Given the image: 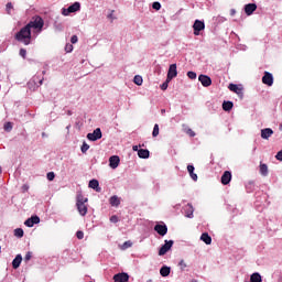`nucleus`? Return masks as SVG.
Instances as JSON below:
<instances>
[{"label":"nucleus","mask_w":282,"mask_h":282,"mask_svg":"<svg viewBox=\"0 0 282 282\" xmlns=\"http://www.w3.org/2000/svg\"><path fill=\"white\" fill-rule=\"evenodd\" d=\"M275 158H276V160L282 162V150L276 153Z\"/></svg>","instance_id":"47"},{"label":"nucleus","mask_w":282,"mask_h":282,"mask_svg":"<svg viewBox=\"0 0 282 282\" xmlns=\"http://www.w3.org/2000/svg\"><path fill=\"white\" fill-rule=\"evenodd\" d=\"M232 180V173H230V171H226L224 172L223 176H221V184H224V186L230 184V181Z\"/></svg>","instance_id":"17"},{"label":"nucleus","mask_w":282,"mask_h":282,"mask_svg":"<svg viewBox=\"0 0 282 282\" xmlns=\"http://www.w3.org/2000/svg\"><path fill=\"white\" fill-rule=\"evenodd\" d=\"M35 224H41V218L39 216H32L24 221V226L32 228Z\"/></svg>","instance_id":"12"},{"label":"nucleus","mask_w":282,"mask_h":282,"mask_svg":"<svg viewBox=\"0 0 282 282\" xmlns=\"http://www.w3.org/2000/svg\"><path fill=\"white\" fill-rule=\"evenodd\" d=\"M23 235H24L23 229H21V228L14 229V236L19 237V239H21V237H23Z\"/></svg>","instance_id":"31"},{"label":"nucleus","mask_w":282,"mask_h":282,"mask_svg":"<svg viewBox=\"0 0 282 282\" xmlns=\"http://www.w3.org/2000/svg\"><path fill=\"white\" fill-rule=\"evenodd\" d=\"M67 113H68V116H72V110H68V112H67Z\"/></svg>","instance_id":"58"},{"label":"nucleus","mask_w":282,"mask_h":282,"mask_svg":"<svg viewBox=\"0 0 282 282\" xmlns=\"http://www.w3.org/2000/svg\"><path fill=\"white\" fill-rule=\"evenodd\" d=\"M88 186L96 191V193H100L102 191V188H100V183L96 178L90 180Z\"/></svg>","instance_id":"18"},{"label":"nucleus","mask_w":282,"mask_h":282,"mask_svg":"<svg viewBox=\"0 0 282 282\" xmlns=\"http://www.w3.org/2000/svg\"><path fill=\"white\" fill-rule=\"evenodd\" d=\"M272 135H274V130H272V128H264L261 130L262 140H270Z\"/></svg>","instance_id":"13"},{"label":"nucleus","mask_w":282,"mask_h":282,"mask_svg":"<svg viewBox=\"0 0 282 282\" xmlns=\"http://www.w3.org/2000/svg\"><path fill=\"white\" fill-rule=\"evenodd\" d=\"M32 259V251L26 252L25 257H24V261H30Z\"/></svg>","instance_id":"40"},{"label":"nucleus","mask_w":282,"mask_h":282,"mask_svg":"<svg viewBox=\"0 0 282 282\" xmlns=\"http://www.w3.org/2000/svg\"><path fill=\"white\" fill-rule=\"evenodd\" d=\"M21 261H23V257L21 254H17L12 261L13 270H17L21 265Z\"/></svg>","instance_id":"20"},{"label":"nucleus","mask_w":282,"mask_h":282,"mask_svg":"<svg viewBox=\"0 0 282 282\" xmlns=\"http://www.w3.org/2000/svg\"><path fill=\"white\" fill-rule=\"evenodd\" d=\"M87 202L88 199L85 196H83V194L77 195L76 206L82 217H85V215H87V210H88L87 204H86Z\"/></svg>","instance_id":"2"},{"label":"nucleus","mask_w":282,"mask_h":282,"mask_svg":"<svg viewBox=\"0 0 282 282\" xmlns=\"http://www.w3.org/2000/svg\"><path fill=\"white\" fill-rule=\"evenodd\" d=\"M187 172L188 173H193V172H195V166L194 165H187Z\"/></svg>","instance_id":"46"},{"label":"nucleus","mask_w":282,"mask_h":282,"mask_svg":"<svg viewBox=\"0 0 282 282\" xmlns=\"http://www.w3.org/2000/svg\"><path fill=\"white\" fill-rule=\"evenodd\" d=\"M235 105L232 101H224L223 102V109L224 111H230Z\"/></svg>","instance_id":"27"},{"label":"nucleus","mask_w":282,"mask_h":282,"mask_svg":"<svg viewBox=\"0 0 282 282\" xmlns=\"http://www.w3.org/2000/svg\"><path fill=\"white\" fill-rule=\"evenodd\" d=\"M230 12H231V17H234V14H235L236 11H235V9H231Z\"/></svg>","instance_id":"56"},{"label":"nucleus","mask_w":282,"mask_h":282,"mask_svg":"<svg viewBox=\"0 0 282 282\" xmlns=\"http://www.w3.org/2000/svg\"><path fill=\"white\" fill-rule=\"evenodd\" d=\"M113 10L107 15L108 19H110V21H116V15H113Z\"/></svg>","instance_id":"43"},{"label":"nucleus","mask_w":282,"mask_h":282,"mask_svg":"<svg viewBox=\"0 0 282 282\" xmlns=\"http://www.w3.org/2000/svg\"><path fill=\"white\" fill-rule=\"evenodd\" d=\"M161 89H162L163 91H166V89H169V79H167V82H165V83H163V84L161 85Z\"/></svg>","instance_id":"39"},{"label":"nucleus","mask_w":282,"mask_h":282,"mask_svg":"<svg viewBox=\"0 0 282 282\" xmlns=\"http://www.w3.org/2000/svg\"><path fill=\"white\" fill-rule=\"evenodd\" d=\"M178 265H181L182 270H184V268H186V262H184V260H181L178 262Z\"/></svg>","instance_id":"49"},{"label":"nucleus","mask_w":282,"mask_h":282,"mask_svg":"<svg viewBox=\"0 0 282 282\" xmlns=\"http://www.w3.org/2000/svg\"><path fill=\"white\" fill-rule=\"evenodd\" d=\"M140 147H141V145H133V147H132V150L138 152V151H140V150H139Z\"/></svg>","instance_id":"50"},{"label":"nucleus","mask_w":282,"mask_h":282,"mask_svg":"<svg viewBox=\"0 0 282 282\" xmlns=\"http://www.w3.org/2000/svg\"><path fill=\"white\" fill-rule=\"evenodd\" d=\"M131 246H133V242L132 241H126L124 243H123V248H131Z\"/></svg>","instance_id":"45"},{"label":"nucleus","mask_w":282,"mask_h":282,"mask_svg":"<svg viewBox=\"0 0 282 282\" xmlns=\"http://www.w3.org/2000/svg\"><path fill=\"white\" fill-rule=\"evenodd\" d=\"M160 274H161V276H169V274H171V268L167 265H163L160 269Z\"/></svg>","instance_id":"23"},{"label":"nucleus","mask_w":282,"mask_h":282,"mask_svg":"<svg viewBox=\"0 0 282 282\" xmlns=\"http://www.w3.org/2000/svg\"><path fill=\"white\" fill-rule=\"evenodd\" d=\"M149 155H150V152L147 149H140L138 151V156L141 158L142 160H149Z\"/></svg>","instance_id":"22"},{"label":"nucleus","mask_w":282,"mask_h":282,"mask_svg":"<svg viewBox=\"0 0 282 282\" xmlns=\"http://www.w3.org/2000/svg\"><path fill=\"white\" fill-rule=\"evenodd\" d=\"M260 174L263 177H268V165L265 163L260 164Z\"/></svg>","instance_id":"25"},{"label":"nucleus","mask_w":282,"mask_h":282,"mask_svg":"<svg viewBox=\"0 0 282 282\" xmlns=\"http://www.w3.org/2000/svg\"><path fill=\"white\" fill-rule=\"evenodd\" d=\"M110 221H111V224H118V221H119L118 216H116V215L111 216Z\"/></svg>","instance_id":"42"},{"label":"nucleus","mask_w":282,"mask_h":282,"mask_svg":"<svg viewBox=\"0 0 282 282\" xmlns=\"http://www.w3.org/2000/svg\"><path fill=\"white\" fill-rule=\"evenodd\" d=\"M171 248H173V240H165V243L159 250V256L164 257Z\"/></svg>","instance_id":"7"},{"label":"nucleus","mask_w":282,"mask_h":282,"mask_svg":"<svg viewBox=\"0 0 282 282\" xmlns=\"http://www.w3.org/2000/svg\"><path fill=\"white\" fill-rule=\"evenodd\" d=\"M110 206H115L118 207L120 206V198H118V196H111L109 199Z\"/></svg>","instance_id":"24"},{"label":"nucleus","mask_w":282,"mask_h":282,"mask_svg":"<svg viewBox=\"0 0 282 282\" xmlns=\"http://www.w3.org/2000/svg\"><path fill=\"white\" fill-rule=\"evenodd\" d=\"M29 87H32V85H34V80H31V82H29Z\"/></svg>","instance_id":"52"},{"label":"nucleus","mask_w":282,"mask_h":282,"mask_svg":"<svg viewBox=\"0 0 282 282\" xmlns=\"http://www.w3.org/2000/svg\"><path fill=\"white\" fill-rule=\"evenodd\" d=\"M189 177H191L194 182H197V175L195 174V172L189 173Z\"/></svg>","instance_id":"48"},{"label":"nucleus","mask_w":282,"mask_h":282,"mask_svg":"<svg viewBox=\"0 0 282 282\" xmlns=\"http://www.w3.org/2000/svg\"><path fill=\"white\" fill-rule=\"evenodd\" d=\"M187 78H189L191 80H195L197 78V73L193 70L187 72Z\"/></svg>","instance_id":"32"},{"label":"nucleus","mask_w":282,"mask_h":282,"mask_svg":"<svg viewBox=\"0 0 282 282\" xmlns=\"http://www.w3.org/2000/svg\"><path fill=\"white\" fill-rule=\"evenodd\" d=\"M250 281L251 282H263V280L261 279V274H259L257 272L251 274Z\"/></svg>","instance_id":"28"},{"label":"nucleus","mask_w":282,"mask_h":282,"mask_svg":"<svg viewBox=\"0 0 282 282\" xmlns=\"http://www.w3.org/2000/svg\"><path fill=\"white\" fill-rule=\"evenodd\" d=\"M15 40L25 45H30L32 41V30H30V26L25 25L24 28H22L15 34Z\"/></svg>","instance_id":"1"},{"label":"nucleus","mask_w":282,"mask_h":282,"mask_svg":"<svg viewBox=\"0 0 282 282\" xmlns=\"http://www.w3.org/2000/svg\"><path fill=\"white\" fill-rule=\"evenodd\" d=\"M65 52H67V54L74 52V45H72V44H66V45H65Z\"/></svg>","instance_id":"34"},{"label":"nucleus","mask_w":282,"mask_h":282,"mask_svg":"<svg viewBox=\"0 0 282 282\" xmlns=\"http://www.w3.org/2000/svg\"><path fill=\"white\" fill-rule=\"evenodd\" d=\"M26 54H28V51H25V48L20 50V56H22V58H25Z\"/></svg>","instance_id":"44"},{"label":"nucleus","mask_w":282,"mask_h":282,"mask_svg":"<svg viewBox=\"0 0 282 282\" xmlns=\"http://www.w3.org/2000/svg\"><path fill=\"white\" fill-rule=\"evenodd\" d=\"M152 135L153 138H158V135H160V126L158 123L154 124Z\"/></svg>","instance_id":"29"},{"label":"nucleus","mask_w":282,"mask_h":282,"mask_svg":"<svg viewBox=\"0 0 282 282\" xmlns=\"http://www.w3.org/2000/svg\"><path fill=\"white\" fill-rule=\"evenodd\" d=\"M115 282H129V274L121 272L113 275Z\"/></svg>","instance_id":"14"},{"label":"nucleus","mask_w":282,"mask_h":282,"mask_svg":"<svg viewBox=\"0 0 282 282\" xmlns=\"http://www.w3.org/2000/svg\"><path fill=\"white\" fill-rule=\"evenodd\" d=\"M80 150H82V153H85L86 151H89V144H87V142H84Z\"/></svg>","instance_id":"35"},{"label":"nucleus","mask_w":282,"mask_h":282,"mask_svg":"<svg viewBox=\"0 0 282 282\" xmlns=\"http://www.w3.org/2000/svg\"><path fill=\"white\" fill-rule=\"evenodd\" d=\"M80 11V2H74L72 6H69L67 9L62 10V14L64 17H69V14L74 12Z\"/></svg>","instance_id":"5"},{"label":"nucleus","mask_w":282,"mask_h":282,"mask_svg":"<svg viewBox=\"0 0 282 282\" xmlns=\"http://www.w3.org/2000/svg\"><path fill=\"white\" fill-rule=\"evenodd\" d=\"M263 85H268V87H272L274 85V77L272 76V73L265 72L262 77Z\"/></svg>","instance_id":"8"},{"label":"nucleus","mask_w":282,"mask_h":282,"mask_svg":"<svg viewBox=\"0 0 282 282\" xmlns=\"http://www.w3.org/2000/svg\"><path fill=\"white\" fill-rule=\"evenodd\" d=\"M191 138H195V132L193 130H189Z\"/></svg>","instance_id":"51"},{"label":"nucleus","mask_w":282,"mask_h":282,"mask_svg":"<svg viewBox=\"0 0 282 282\" xmlns=\"http://www.w3.org/2000/svg\"><path fill=\"white\" fill-rule=\"evenodd\" d=\"M45 23L43 22V19L41 17L35 18L34 21H31L29 24H26V26H29L30 30H39V32H41L43 30V25Z\"/></svg>","instance_id":"3"},{"label":"nucleus","mask_w":282,"mask_h":282,"mask_svg":"<svg viewBox=\"0 0 282 282\" xmlns=\"http://www.w3.org/2000/svg\"><path fill=\"white\" fill-rule=\"evenodd\" d=\"M30 188L28 185H23V191H28Z\"/></svg>","instance_id":"53"},{"label":"nucleus","mask_w":282,"mask_h":282,"mask_svg":"<svg viewBox=\"0 0 282 282\" xmlns=\"http://www.w3.org/2000/svg\"><path fill=\"white\" fill-rule=\"evenodd\" d=\"M76 237H77V239H84V238H85V232L78 230V231L76 232Z\"/></svg>","instance_id":"38"},{"label":"nucleus","mask_w":282,"mask_h":282,"mask_svg":"<svg viewBox=\"0 0 282 282\" xmlns=\"http://www.w3.org/2000/svg\"><path fill=\"white\" fill-rule=\"evenodd\" d=\"M7 8H12V3L9 2V3L7 4Z\"/></svg>","instance_id":"55"},{"label":"nucleus","mask_w":282,"mask_h":282,"mask_svg":"<svg viewBox=\"0 0 282 282\" xmlns=\"http://www.w3.org/2000/svg\"><path fill=\"white\" fill-rule=\"evenodd\" d=\"M152 8H153V10H161L162 9V4L160 2H153L152 3Z\"/></svg>","instance_id":"37"},{"label":"nucleus","mask_w":282,"mask_h":282,"mask_svg":"<svg viewBox=\"0 0 282 282\" xmlns=\"http://www.w3.org/2000/svg\"><path fill=\"white\" fill-rule=\"evenodd\" d=\"M133 83L134 85H139V86L142 85L143 83L142 76L140 75L134 76Z\"/></svg>","instance_id":"30"},{"label":"nucleus","mask_w":282,"mask_h":282,"mask_svg":"<svg viewBox=\"0 0 282 282\" xmlns=\"http://www.w3.org/2000/svg\"><path fill=\"white\" fill-rule=\"evenodd\" d=\"M154 230L155 232H158V235H160L161 237H164L166 232H169V227H166L165 224H159L154 226Z\"/></svg>","instance_id":"10"},{"label":"nucleus","mask_w":282,"mask_h":282,"mask_svg":"<svg viewBox=\"0 0 282 282\" xmlns=\"http://www.w3.org/2000/svg\"><path fill=\"white\" fill-rule=\"evenodd\" d=\"M177 77V64H172L169 67L167 72V82L173 80V78Z\"/></svg>","instance_id":"9"},{"label":"nucleus","mask_w":282,"mask_h":282,"mask_svg":"<svg viewBox=\"0 0 282 282\" xmlns=\"http://www.w3.org/2000/svg\"><path fill=\"white\" fill-rule=\"evenodd\" d=\"M109 166L110 169H118L120 166V156L112 155L109 158Z\"/></svg>","instance_id":"15"},{"label":"nucleus","mask_w":282,"mask_h":282,"mask_svg":"<svg viewBox=\"0 0 282 282\" xmlns=\"http://www.w3.org/2000/svg\"><path fill=\"white\" fill-rule=\"evenodd\" d=\"M70 43L74 45V44H76V43H78V36L77 35H73L72 37H70Z\"/></svg>","instance_id":"41"},{"label":"nucleus","mask_w":282,"mask_h":282,"mask_svg":"<svg viewBox=\"0 0 282 282\" xmlns=\"http://www.w3.org/2000/svg\"><path fill=\"white\" fill-rule=\"evenodd\" d=\"M0 173H1V166H0Z\"/></svg>","instance_id":"60"},{"label":"nucleus","mask_w":282,"mask_h":282,"mask_svg":"<svg viewBox=\"0 0 282 282\" xmlns=\"http://www.w3.org/2000/svg\"><path fill=\"white\" fill-rule=\"evenodd\" d=\"M42 138H47V134L45 132H42Z\"/></svg>","instance_id":"54"},{"label":"nucleus","mask_w":282,"mask_h":282,"mask_svg":"<svg viewBox=\"0 0 282 282\" xmlns=\"http://www.w3.org/2000/svg\"><path fill=\"white\" fill-rule=\"evenodd\" d=\"M198 80L203 87H210L213 85V79L208 75H199Z\"/></svg>","instance_id":"11"},{"label":"nucleus","mask_w":282,"mask_h":282,"mask_svg":"<svg viewBox=\"0 0 282 282\" xmlns=\"http://www.w3.org/2000/svg\"><path fill=\"white\" fill-rule=\"evenodd\" d=\"M257 11V3H248L245 6V12L247 17H250Z\"/></svg>","instance_id":"16"},{"label":"nucleus","mask_w":282,"mask_h":282,"mask_svg":"<svg viewBox=\"0 0 282 282\" xmlns=\"http://www.w3.org/2000/svg\"><path fill=\"white\" fill-rule=\"evenodd\" d=\"M39 85H43V79H40Z\"/></svg>","instance_id":"57"},{"label":"nucleus","mask_w":282,"mask_h":282,"mask_svg":"<svg viewBox=\"0 0 282 282\" xmlns=\"http://www.w3.org/2000/svg\"><path fill=\"white\" fill-rule=\"evenodd\" d=\"M166 110H162V113H164Z\"/></svg>","instance_id":"59"},{"label":"nucleus","mask_w":282,"mask_h":282,"mask_svg":"<svg viewBox=\"0 0 282 282\" xmlns=\"http://www.w3.org/2000/svg\"><path fill=\"white\" fill-rule=\"evenodd\" d=\"M228 89L234 91V94H241V88L237 84H230Z\"/></svg>","instance_id":"26"},{"label":"nucleus","mask_w":282,"mask_h":282,"mask_svg":"<svg viewBox=\"0 0 282 282\" xmlns=\"http://www.w3.org/2000/svg\"><path fill=\"white\" fill-rule=\"evenodd\" d=\"M193 30H194V36H199L204 30H206V24L202 20H195L193 24Z\"/></svg>","instance_id":"4"},{"label":"nucleus","mask_w":282,"mask_h":282,"mask_svg":"<svg viewBox=\"0 0 282 282\" xmlns=\"http://www.w3.org/2000/svg\"><path fill=\"white\" fill-rule=\"evenodd\" d=\"M183 210L185 213V217H188V219H193V213H195V209L193 208L192 204H187L183 207Z\"/></svg>","instance_id":"19"},{"label":"nucleus","mask_w":282,"mask_h":282,"mask_svg":"<svg viewBox=\"0 0 282 282\" xmlns=\"http://www.w3.org/2000/svg\"><path fill=\"white\" fill-rule=\"evenodd\" d=\"M48 182H53L54 177H56V174L54 172H48L46 175Z\"/></svg>","instance_id":"36"},{"label":"nucleus","mask_w":282,"mask_h":282,"mask_svg":"<svg viewBox=\"0 0 282 282\" xmlns=\"http://www.w3.org/2000/svg\"><path fill=\"white\" fill-rule=\"evenodd\" d=\"M200 241H204L206 246H210V243H213V238L208 235V232H204L200 236Z\"/></svg>","instance_id":"21"},{"label":"nucleus","mask_w":282,"mask_h":282,"mask_svg":"<svg viewBox=\"0 0 282 282\" xmlns=\"http://www.w3.org/2000/svg\"><path fill=\"white\" fill-rule=\"evenodd\" d=\"M4 131H12V122H6L3 126Z\"/></svg>","instance_id":"33"},{"label":"nucleus","mask_w":282,"mask_h":282,"mask_svg":"<svg viewBox=\"0 0 282 282\" xmlns=\"http://www.w3.org/2000/svg\"><path fill=\"white\" fill-rule=\"evenodd\" d=\"M102 138V130L100 128H96L93 132L87 134V140L90 142H96Z\"/></svg>","instance_id":"6"}]
</instances>
